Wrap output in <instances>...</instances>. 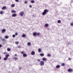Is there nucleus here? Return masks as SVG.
<instances>
[{"instance_id":"obj_28","label":"nucleus","mask_w":73,"mask_h":73,"mask_svg":"<svg viewBox=\"0 0 73 73\" xmlns=\"http://www.w3.org/2000/svg\"><path fill=\"white\" fill-rule=\"evenodd\" d=\"M71 26H73V23H71L70 24Z\"/></svg>"},{"instance_id":"obj_43","label":"nucleus","mask_w":73,"mask_h":73,"mask_svg":"<svg viewBox=\"0 0 73 73\" xmlns=\"http://www.w3.org/2000/svg\"><path fill=\"white\" fill-rule=\"evenodd\" d=\"M70 60H71V58H68V60H69L70 61Z\"/></svg>"},{"instance_id":"obj_26","label":"nucleus","mask_w":73,"mask_h":73,"mask_svg":"<svg viewBox=\"0 0 73 73\" xmlns=\"http://www.w3.org/2000/svg\"><path fill=\"white\" fill-rule=\"evenodd\" d=\"M31 3H35V1L34 0H32L31 1Z\"/></svg>"},{"instance_id":"obj_18","label":"nucleus","mask_w":73,"mask_h":73,"mask_svg":"<svg viewBox=\"0 0 73 73\" xmlns=\"http://www.w3.org/2000/svg\"><path fill=\"white\" fill-rule=\"evenodd\" d=\"M56 68H60V66L59 65H57L56 66Z\"/></svg>"},{"instance_id":"obj_9","label":"nucleus","mask_w":73,"mask_h":73,"mask_svg":"<svg viewBox=\"0 0 73 73\" xmlns=\"http://www.w3.org/2000/svg\"><path fill=\"white\" fill-rule=\"evenodd\" d=\"M9 55L8 54H6L5 55V57L8 58V57H9Z\"/></svg>"},{"instance_id":"obj_8","label":"nucleus","mask_w":73,"mask_h":73,"mask_svg":"<svg viewBox=\"0 0 73 73\" xmlns=\"http://www.w3.org/2000/svg\"><path fill=\"white\" fill-rule=\"evenodd\" d=\"M5 31H6V30H5V29H3L2 30V33H4V32H5Z\"/></svg>"},{"instance_id":"obj_24","label":"nucleus","mask_w":73,"mask_h":73,"mask_svg":"<svg viewBox=\"0 0 73 73\" xmlns=\"http://www.w3.org/2000/svg\"><path fill=\"white\" fill-rule=\"evenodd\" d=\"M24 53H25V52L24 51L21 52V53L22 54H24Z\"/></svg>"},{"instance_id":"obj_37","label":"nucleus","mask_w":73,"mask_h":73,"mask_svg":"<svg viewBox=\"0 0 73 73\" xmlns=\"http://www.w3.org/2000/svg\"><path fill=\"white\" fill-rule=\"evenodd\" d=\"M18 48H21V46H18Z\"/></svg>"},{"instance_id":"obj_6","label":"nucleus","mask_w":73,"mask_h":73,"mask_svg":"<svg viewBox=\"0 0 73 73\" xmlns=\"http://www.w3.org/2000/svg\"><path fill=\"white\" fill-rule=\"evenodd\" d=\"M31 55H34L35 54V52L34 51H32L31 52Z\"/></svg>"},{"instance_id":"obj_29","label":"nucleus","mask_w":73,"mask_h":73,"mask_svg":"<svg viewBox=\"0 0 73 73\" xmlns=\"http://www.w3.org/2000/svg\"><path fill=\"white\" fill-rule=\"evenodd\" d=\"M61 23V21L60 20H59L58 21V23Z\"/></svg>"},{"instance_id":"obj_42","label":"nucleus","mask_w":73,"mask_h":73,"mask_svg":"<svg viewBox=\"0 0 73 73\" xmlns=\"http://www.w3.org/2000/svg\"><path fill=\"white\" fill-rule=\"evenodd\" d=\"M17 56V54H15L14 55L15 56Z\"/></svg>"},{"instance_id":"obj_13","label":"nucleus","mask_w":73,"mask_h":73,"mask_svg":"<svg viewBox=\"0 0 73 73\" xmlns=\"http://www.w3.org/2000/svg\"><path fill=\"white\" fill-rule=\"evenodd\" d=\"M23 57H27V55L25 54H23Z\"/></svg>"},{"instance_id":"obj_23","label":"nucleus","mask_w":73,"mask_h":73,"mask_svg":"<svg viewBox=\"0 0 73 73\" xmlns=\"http://www.w3.org/2000/svg\"><path fill=\"white\" fill-rule=\"evenodd\" d=\"M22 37H26V35L25 34H23L22 35Z\"/></svg>"},{"instance_id":"obj_45","label":"nucleus","mask_w":73,"mask_h":73,"mask_svg":"<svg viewBox=\"0 0 73 73\" xmlns=\"http://www.w3.org/2000/svg\"><path fill=\"white\" fill-rule=\"evenodd\" d=\"M1 56H0V60L1 59Z\"/></svg>"},{"instance_id":"obj_7","label":"nucleus","mask_w":73,"mask_h":73,"mask_svg":"<svg viewBox=\"0 0 73 73\" xmlns=\"http://www.w3.org/2000/svg\"><path fill=\"white\" fill-rule=\"evenodd\" d=\"M12 17H16L17 16V14H14L12 15Z\"/></svg>"},{"instance_id":"obj_35","label":"nucleus","mask_w":73,"mask_h":73,"mask_svg":"<svg viewBox=\"0 0 73 73\" xmlns=\"http://www.w3.org/2000/svg\"><path fill=\"white\" fill-rule=\"evenodd\" d=\"M25 4H27V3H28V1H25Z\"/></svg>"},{"instance_id":"obj_22","label":"nucleus","mask_w":73,"mask_h":73,"mask_svg":"<svg viewBox=\"0 0 73 73\" xmlns=\"http://www.w3.org/2000/svg\"><path fill=\"white\" fill-rule=\"evenodd\" d=\"M8 59V58L5 57V58H4L3 59L4 60H5V61L6 60H7Z\"/></svg>"},{"instance_id":"obj_2","label":"nucleus","mask_w":73,"mask_h":73,"mask_svg":"<svg viewBox=\"0 0 73 73\" xmlns=\"http://www.w3.org/2000/svg\"><path fill=\"white\" fill-rule=\"evenodd\" d=\"M40 35V34L39 33H36V32H34L33 33V35L34 36H36V35L38 36H39Z\"/></svg>"},{"instance_id":"obj_27","label":"nucleus","mask_w":73,"mask_h":73,"mask_svg":"<svg viewBox=\"0 0 73 73\" xmlns=\"http://www.w3.org/2000/svg\"><path fill=\"white\" fill-rule=\"evenodd\" d=\"M14 60H18V58H16V57H14Z\"/></svg>"},{"instance_id":"obj_38","label":"nucleus","mask_w":73,"mask_h":73,"mask_svg":"<svg viewBox=\"0 0 73 73\" xmlns=\"http://www.w3.org/2000/svg\"><path fill=\"white\" fill-rule=\"evenodd\" d=\"M7 53H8L7 52H4V54H7Z\"/></svg>"},{"instance_id":"obj_32","label":"nucleus","mask_w":73,"mask_h":73,"mask_svg":"<svg viewBox=\"0 0 73 73\" xmlns=\"http://www.w3.org/2000/svg\"><path fill=\"white\" fill-rule=\"evenodd\" d=\"M2 41H5V39H2Z\"/></svg>"},{"instance_id":"obj_36","label":"nucleus","mask_w":73,"mask_h":73,"mask_svg":"<svg viewBox=\"0 0 73 73\" xmlns=\"http://www.w3.org/2000/svg\"><path fill=\"white\" fill-rule=\"evenodd\" d=\"M29 7H30V8H32V5H30L29 6Z\"/></svg>"},{"instance_id":"obj_10","label":"nucleus","mask_w":73,"mask_h":73,"mask_svg":"<svg viewBox=\"0 0 73 73\" xmlns=\"http://www.w3.org/2000/svg\"><path fill=\"white\" fill-rule=\"evenodd\" d=\"M6 6H3V7L1 9H2V10H4V9H6Z\"/></svg>"},{"instance_id":"obj_5","label":"nucleus","mask_w":73,"mask_h":73,"mask_svg":"<svg viewBox=\"0 0 73 73\" xmlns=\"http://www.w3.org/2000/svg\"><path fill=\"white\" fill-rule=\"evenodd\" d=\"M68 72H72L73 71V70L72 69L69 68L68 69Z\"/></svg>"},{"instance_id":"obj_12","label":"nucleus","mask_w":73,"mask_h":73,"mask_svg":"<svg viewBox=\"0 0 73 73\" xmlns=\"http://www.w3.org/2000/svg\"><path fill=\"white\" fill-rule=\"evenodd\" d=\"M40 55L41 57H42V56H44V53H40Z\"/></svg>"},{"instance_id":"obj_1","label":"nucleus","mask_w":73,"mask_h":73,"mask_svg":"<svg viewBox=\"0 0 73 73\" xmlns=\"http://www.w3.org/2000/svg\"><path fill=\"white\" fill-rule=\"evenodd\" d=\"M48 12V10L47 9H45L44 10V12L42 13V15L43 16H44Z\"/></svg>"},{"instance_id":"obj_16","label":"nucleus","mask_w":73,"mask_h":73,"mask_svg":"<svg viewBox=\"0 0 73 73\" xmlns=\"http://www.w3.org/2000/svg\"><path fill=\"white\" fill-rule=\"evenodd\" d=\"M5 38L6 39H7V38H9V36L7 35L5 36Z\"/></svg>"},{"instance_id":"obj_20","label":"nucleus","mask_w":73,"mask_h":73,"mask_svg":"<svg viewBox=\"0 0 73 73\" xmlns=\"http://www.w3.org/2000/svg\"><path fill=\"white\" fill-rule=\"evenodd\" d=\"M27 45L29 46H30L31 45V42H29L27 43Z\"/></svg>"},{"instance_id":"obj_3","label":"nucleus","mask_w":73,"mask_h":73,"mask_svg":"<svg viewBox=\"0 0 73 73\" xmlns=\"http://www.w3.org/2000/svg\"><path fill=\"white\" fill-rule=\"evenodd\" d=\"M24 15V12L23 11L19 13V15L21 16H23V15Z\"/></svg>"},{"instance_id":"obj_17","label":"nucleus","mask_w":73,"mask_h":73,"mask_svg":"<svg viewBox=\"0 0 73 73\" xmlns=\"http://www.w3.org/2000/svg\"><path fill=\"white\" fill-rule=\"evenodd\" d=\"M38 52H39V53H40V52H41V49L40 48H39V49H38Z\"/></svg>"},{"instance_id":"obj_44","label":"nucleus","mask_w":73,"mask_h":73,"mask_svg":"<svg viewBox=\"0 0 73 73\" xmlns=\"http://www.w3.org/2000/svg\"><path fill=\"white\" fill-rule=\"evenodd\" d=\"M1 47H2V45H1V44H0V48H1Z\"/></svg>"},{"instance_id":"obj_4","label":"nucleus","mask_w":73,"mask_h":73,"mask_svg":"<svg viewBox=\"0 0 73 73\" xmlns=\"http://www.w3.org/2000/svg\"><path fill=\"white\" fill-rule=\"evenodd\" d=\"M40 65L41 66L44 65V62L43 61H41L40 62Z\"/></svg>"},{"instance_id":"obj_46","label":"nucleus","mask_w":73,"mask_h":73,"mask_svg":"<svg viewBox=\"0 0 73 73\" xmlns=\"http://www.w3.org/2000/svg\"><path fill=\"white\" fill-rule=\"evenodd\" d=\"M33 17H34V15L33 16Z\"/></svg>"},{"instance_id":"obj_39","label":"nucleus","mask_w":73,"mask_h":73,"mask_svg":"<svg viewBox=\"0 0 73 73\" xmlns=\"http://www.w3.org/2000/svg\"><path fill=\"white\" fill-rule=\"evenodd\" d=\"M15 36H16L15 35H13V37H15Z\"/></svg>"},{"instance_id":"obj_19","label":"nucleus","mask_w":73,"mask_h":73,"mask_svg":"<svg viewBox=\"0 0 73 73\" xmlns=\"http://www.w3.org/2000/svg\"><path fill=\"white\" fill-rule=\"evenodd\" d=\"M11 13H16V11L15 10H12L11 11Z\"/></svg>"},{"instance_id":"obj_41","label":"nucleus","mask_w":73,"mask_h":73,"mask_svg":"<svg viewBox=\"0 0 73 73\" xmlns=\"http://www.w3.org/2000/svg\"><path fill=\"white\" fill-rule=\"evenodd\" d=\"M37 61H39V62L40 61V59H38L37 60Z\"/></svg>"},{"instance_id":"obj_21","label":"nucleus","mask_w":73,"mask_h":73,"mask_svg":"<svg viewBox=\"0 0 73 73\" xmlns=\"http://www.w3.org/2000/svg\"><path fill=\"white\" fill-rule=\"evenodd\" d=\"M61 65L62 66H65V63H62L61 64Z\"/></svg>"},{"instance_id":"obj_15","label":"nucleus","mask_w":73,"mask_h":73,"mask_svg":"<svg viewBox=\"0 0 73 73\" xmlns=\"http://www.w3.org/2000/svg\"><path fill=\"white\" fill-rule=\"evenodd\" d=\"M15 4H12L11 5V7L13 8L15 7Z\"/></svg>"},{"instance_id":"obj_14","label":"nucleus","mask_w":73,"mask_h":73,"mask_svg":"<svg viewBox=\"0 0 73 73\" xmlns=\"http://www.w3.org/2000/svg\"><path fill=\"white\" fill-rule=\"evenodd\" d=\"M11 49H10V48H7V51H8V52H10V51H11Z\"/></svg>"},{"instance_id":"obj_33","label":"nucleus","mask_w":73,"mask_h":73,"mask_svg":"<svg viewBox=\"0 0 73 73\" xmlns=\"http://www.w3.org/2000/svg\"><path fill=\"white\" fill-rule=\"evenodd\" d=\"M47 56H48V57H50V54H47Z\"/></svg>"},{"instance_id":"obj_11","label":"nucleus","mask_w":73,"mask_h":73,"mask_svg":"<svg viewBox=\"0 0 73 73\" xmlns=\"http://www.w3.org/2000/svg\"><path fill=\"white\" fill-rule=\"evenodd\" d=\"M42 60L44 61H46V60H47L46 58H43L42 59Z\"/></svg>"},{"instance_id":"obj_25","label":"nucleus","mask_w":73,"mask_h":73,"mask_svg":"<svg viewBox=\"0 0 73 73\" xmlns=\"http://www.w3.org/2000/svg\"><path fill=\"white\" fill-rule=\"evenodd\" d=\"M3 13H4V11H1V12H0V14H1V15H2V14H3Z\"/></svg>"},{"instance_id":"obj_34","label":"nucleus","mask_w":73,"mask_h":73,"mask_svg":"<svg viewBox=\"0 0 73 73\" xmlns=\"http://www.w3.org/2000/svg\"><path fill=\"white\" fill-rule=\"evenodd\" d=\"M15 35L16 36H17L18 35V33H15Z\"/></svg>"},{"instance_id":"obj_31","label":"nucleus","mask_w":73,"mask_h":73,"mask_svg":"<svg viewBox=\"0 0 73 73\" xmlns=\"http://www.w3.org/2000/svg\"><path fill=\"white\" fill-rule=\"evenodd\" d=\"M19 42H15V43L16 44H18Z\"/></svg>"},{"instance_id":"obj_40","label":"nucleus","mask_w":73,"mask_h":73,"mask_svg":"<svg viewBox=\"0 0 73 73\" xmlns=\"http://www.w3.org/2000/svg\"><path fill=\"white\" fill-rule=\"evenodd\" d=\"M15 1L16 2H19V0H15Z\"/></svg>"},{"instance_id":"obj_30","label":"nucleus","mask_w":73,"mask_h":73,"mask_svg":"<svg viewBox=\"0 0 73 73\" xmlns=\"http://www.w3.org/2000/svg\"><path fill=\"white\" fill-rule=\"evenodd\" d=\"M44 25L45 27H48V25L47 24H45Z\"/></svg>"}]
</instances>
